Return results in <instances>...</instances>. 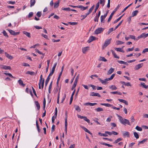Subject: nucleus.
Returning a JSON list of instances; mask_svg holds the SVG:
<instances>
[{
  "instance_id": "393cba45",
  "label": "nucleus",
  "mask_w": 148,
  "mask_h": 148,
  "mask_svg": "<svg viewBox=\"0 0 148 148\" xmlns=\"http://www.w3.org/2000/svg\"><path fill=\"white\" fill-rule=\"evenodd\" d=\"M82 128L85 131L88 133L89 134L92 135V134L86 128H85L84 127H82Z\"/></svg>"
},
{
  "instance_id": "9b49d317",
  "label": "nucleus",
  "mask_w": 148,
  "mask_h": 148,
  "mask_svg": "<svg viewBox=\"0 0 148 148\" xmlns=\"http://www.w3.org/2000/svg\"><path fill=\"white\" fill-rule=\"evenodd\" d=\"M143 66V63L139 64L135 66L134 69L136 70H137L141 68Z\"/></svg>"
},
{
  "instance_id": "ea45409f",
  "label": "nucleus",
  "mask_w": 148,
  "mask_h": 148,
  "mask_svg": "<svg viewBox=\"0 0 148 148\" xmlns=\"http://www.w3.org/2000/svg\"><path fill=\"white\" fill-rule=\"evenodd\" d=\"M99 2V3H100L102 5V6H103L105 4V0H100V2Z\"/></svg>"
},
{
  "instance_id": "2eb2a0df",
  "label": "nucleus",
  "mask_w": 148,
  "mask_h": 148,
  "mask_svg": "<svg viewBox=\"0 0 148 148\" xmlns=\"http://www.w3.org/2000/svg\"><path fill=\"white\" fill-rule=\"evenodd\" d=\"M5 56L8 59L10 60H12L13 58V57L9 55L7 53H5Z\"/></svg>"
},
{
  "instance_id": "c03bdc74",
  "label": "nucleus",
  "mask_w": 148,
  "mask_h": 148,
  "mask_svg": "<svg viewBox=\"0 0 148 148\" xmlns=\"http://www.w3.org/2000/svg\"><path fill=\"white\" fill-rule=\"evenodd\" d=\"M123 15H122L119 18H117L116 20H115L114 22V23L115 24L117 22H118L119 21L121 18L123 16Z\"/></svg>"
},
{
  "instance_id": "39448f33",
  "label": "nucleus",
  "mask_w": 148,
  "mask_h": 148,
  "mask_svg": "<svg viewBox=\"0 0 148 148\" xmlns=\"http://www.w3.org/2000/svg\"><path fill=\"white\" fill-rule=\"evenodd\" d=\"M115 76V74H113L110 76V78H106L104 80V84H107L108 81L112 79Z\"/></svg>"
},
{
  "instance_id": "2f4dec72",
  "label": "nucleus",
  "mask_w": 148,
  "mask_h": 148,
  "mask_svg": "<svg viewBox=\"0 0 148 148\" xmlns=\"http://www.w3.org/2000/svg\"><path fill=\"white\" fill-rule=\"evenodd\" d=\"M89 47H84L82 48V52L84 53H85L88 50V48Z\"/></svg>"
},
{
  "instance_id": "412c9836",
  "label": "nucleus",
  "mask_w": 148,
  "mask_h": 148,
  "mask_svg": "<svg viewBox=\"0 0 148 148\" xmlns=\"http://www.w3.org/2000/svg\"><path fill=\"white\" fill-rule=\"evenodd\" d=\"M145 35V33H143L142 34H141V35L139 36L138 37V39H139L140 38H146V36H145L146 35Z\"/></svg>"
},
{
  "instance_id": "bf43d9fd",
  "label": "nucleus",
  "mask_w": 148,
  "mask_h": 148,
  "mask_svg": "<svg viewBox=\"0 0 148 148\" xmlns=\"http://www.w3.org/2000/svg\"><path fill=\"white\" fill-rule=\"evenodd\" d=\"M2 33H3V35L5 36H6L7 37H8V36L7 35V34L6 33V32H5V31L3 30Z\"/></svg>"
},
{
  "instance_id": "ddd939ff",
  "label": "nucleus",
  "mask_w": 148,
  "mask_h": 148,
  "mask_svg": "<svg viewBox=\"0 0 148 148\" xmlns=\"http://www.w3.org/2000/svg\"><path fill=\"white\" fill-rule=\"evenodd\" d=\"M114 68H111L108 71L107 73V75H109L113 73L114 71Z\"/></svg>"
},
{
  "instance_id": "a19ab883",
  "label": "nucleus",
  "mask_w": 148,
  "mask_h": 148,
  "mask_svg": "<svg viewBox=\"0 0 148 148\" xmlns=\"http://www.w3.org/2000/svg\"><path fill=\"white\" fill-rule=\"evenodd\" d=\"M98 134L99 135L101 136H105V137H106V136H108V135L106 134V133L102 134V133H101L99 132L98 133Z\"/></svg>"
},
{
  "instance_id": "69168bd1",
  "label": "nucleus",
  "mask_w": 148,
  "mask_h": 148,
  "mask_svg": "<svg viewBox=\"0 0 148 148\" xmlns=\"http://www.w3.org/2000/svg\"><path fill=\"white\" fill-rule=\"evenodd\" d=\"M22 65L23 66H29V67L30 66V65H29L27 64V63H23L22 64Z\"/></svg>"
},
{
  "instance_id": "de8ad7c7",
  "label": "nucleus",
  "mask_w": 148,
  "mask_h": 148,
  "mask_svg": "<svg viewBox=\"0 0 148 148\" xmlns=\"http://www.w3.org/2000/svg\"><path fill=\"white\" fill-rule=\"evenodd\" d=\"M83 119H84V121H86L88 123H90V120L89 119H88L86 117L84 116Z\"/></svg>"
},
{
  "instance_id": "864d4df0",
  "label": "nucleus",
  "mask_w": 148,
  "mask_h": 148,
  "mask_svg": "<svg viewBox=\"0 0 148 148\" xmlns=\"http://www.w3.org/2000/svg\"><path fill=\"white\" fill-rule=\"evenodd\" d=\"M118 63L120 64H126V62H125L124 61H121V60H118Z\"/></svg>"
},
{
  "instance_id": "680f3d73",
  "label": "nucleus",
  "mask_w": 148,
  "mask_h": 148,
  "mask_svg": "<svg viewBox=\"0 0 148 148\" xmlns=\"http://www.w3.org/2000/svg\"><path fill=\"white\" fill-rule=\"evenodd\" d=\"M116 43L117 45H119L123 44L124 43V42L121 41L120 40H118L116 41Z\"/></svg>"
},
{
  "instance_id": "6ab92c4d",
  "label": "nucleus",
  "mask_w": 148,
  "mask_h": 148,
  "mask_svg": "<svg viewBox=\"0 0 148 148\" xmlns=\"http://www.w3.org/2000/svg\"><path fill=\"white\" fill-rule=\"evenodd\" d=\"M59 1H57L56 2L54 3V7L55 8H57L59 5Z\"/></svg>"
},
{
  "instance_id": "f704fd0d",
  "label": "nucleus",
  "mask_w": 148,
  "mask_h": 148,
  "mask_svg": "<svg viewBox=\"0 0 148 148\" xmlns=\"http://www.w3.org/2000/svg\"><path fill=\"white\" fill-rule=\"evenodd\" d=\"M147 140V138H145L141 141H140L138 143V145H139L140 144H143L144 143H145Z\"/></svg>"
},
{
  "instance_id": "e2e57ef3",
  "label": "nucleus",
  "mask_w": 148,
  "mask_h": 148,
  "mask_svg": "<svg viewBox=\"0 0 148 148\" xmlns=\"http://www.w3.org/2000/svg\"><path fill=\"white\" fill-rule=\"evenodd\" d=\"M33 12H30L29 14L28 15V17L29 18H30L33 16Z\"/></svg>"
},
{
  "instance_id": "052dcab7",
  "label": "nucleus",
  "mask_w": 148,
  "mask_h": 148,
  "mask_svg": "<svg viewBox=\"0 0 148 148\" xmlns=\"http://www.w3.org/2000/svg\"><path fill=\"white\" fill-rule=\"evenodd\" d=\"M77 83L74 82V84L73 85L72 88H71V90H73L75 88V87H76Z\"/></svg>"
},
{
  "instance_id": "8fccbe9b",
  "label": "nucleus",
  "mask_w": 148,
  "mask_h": 148,
  "mask_svg": "<svg viewBox=\"0 0 148 148\" xmlns=\"http://www.w3.org/2000/svg\"><path fill=\"white\" fill-rule=\"evenodd\" d=\"M78 8H80L82 11H83L85 10L84 7L82 5H78Z\"/></svg>"
},
{
  "instance_id": "58836bf2",
  "label": "nucleus",
  "mask_w": 148,
  "mask_h": 148,
  "mask_svg": "<svg viewBox=\"0 0 148 148\" xmlns=\"http://www.w3.org/2000/svg\"><path fill=\"white\" fill-rule=\"evenodd\" d=\"M26 74H29L32 75H34L35 73L34 72H32L30 71H27L26 73Z\"/></svg>"
},
{
  "instance_id": "09e8293b",
  "label": "nucleus",
  "mask_w": 148,
  "mask_h": 148,
  "mask_svg": "<svg viewBox=\"0 0 148 148\" xmlns=\"http://www.w3.org/2000/svg\"><path fill=\"white\" fill-rule=\"evenodd\" d=\"M122 140V139L121 138H119L117 139L114 142V143H117L119 142L121 140Z\"/></svg>"
},
{
  "instance_id": "0e129e2a",
  "label": "nucleus",
  "mask_w": 148,
  "mask_h": 148,
  "mask_svg": "<svg viewBox=\"0 0 148 148\" xmlns=\"http://www.w3.org/2000/svg\"><path fill=\"white\" fill-rule=\"evenodd\" d=\"M148 52V48H145L143 49L142 51V53H144L146 52Z\"/></svg>"
},
{
  "instance_id": "4c0bfd02",
  "label": "nucleus",
  "mask_w": 148,
  "mask_h": 148,
  "mask_svg": "<svg viewBox=\"0 0 148 148\" xmlns=\"http://www.w3.org/2000/svg\"><path fill=\"white\" fill-rule=\"evenodd\" d=\"M35 0H31L30 1V7H31L34 5L35 3Z\"/></svg>"
},
{
  "instance_id": "5701e85b",
  "label": "nucleus",
  "mask_w": 148,
  "mask_h": 148,
  "mask_svg": "<svg viewBox=\"0 0 148 148\" xmlns=\"http://www.w3.org/2000/svg\"><path fill=\"white\" fill-rule=\"evenodd\" d=\"M23 33L28 37H31L30 34L29 33L25 31H23Z\"/></svg>"
},
{
  "instance_id": "dca6fc26",
  "label": "nucleus",
  "mask_w": 148,
  "mask_h": 148,
  "mask_svg": "<svg viewBox=\"0 0 148 148\" xmlns=\"http://www.w3.org/2000/svg\"><path fill=\"white\" fill-rule=\"evenodd\" d=\"M97 104V103H85L84 104V105L86 106H88L89 105L91 106H95V105H96Z\"/></svg>"
},
{
  "instance_id": "13d9d810",
  "label": "nucleus",
  "mask_w": 148,
  "mask_h": 148,
  "mask_svg": "<svg viewBox=\"0 0 148 148\" xmlns=\"http://www.w3.org/2000/svg\"><path fill=\"white\" fill-rule=\"evenodd\" d=\"M123 22V21H121L120 23H119V24L115 27V29L114 30H115L118 27L120 26V25Z\"/></svg>"
},
{
  "instance_id": "bb28decb",
  "label": "nucleus",
  "mask_w": 148,
  "mask_h": 148,
  "mask_svg": "<svg viewBox=\"0 0 148 148\" xmlns=\"http://www.w3.org/2000/svg\"><path fill=\"white\" fill-rule=\"evenodd\" d=\"M138 13V10H135L133 11L132 14V17H134Z\"/></svg>"
},
{
  "instance_id": "f03ea898",
  "label": "nucleus",
  "mask_w": 148,
  "mask_h": 148,
  "mask_svg": "<svg viewBox=\"0 0 148 148\" xmlns=\"http://www.w3.org/2000/svg\"><path fill=\"white\" fill-rule=\"evenodd\" d=\"M120 7V6L119 5H118L117 6L116 8L113 11V12L111 13L110 14L109 17V18L108 21L107 22L109 23L111 21L112 19L113 16L115 13V12L117 10V9H118Z\"/></svg>"
},
{
  "instance_id": "6e6d98bb",
  "label": "nucleus",
  "mask_w": 148,
  "mask_h": 148,
  "mask_svg": "<svg viewBox=\"0 0 148 148\" xmlns=\"http://www.w3.org/2000/svg\"><path fill=\"white\" fill-rule=\"evenodd\" d=\"M94 5H93L92 6V7L90 8L88 10V11H89V12H90L91 13L92 12V10L94 9Z\"/></svg>"
},
{
  "instance_id": "aec40b11",
  "label": "nucleus",
  "mask_w": 148,
  "mask_h": 148,
  "mask_svg": "<svg viewBox=\"0 0 148 148\" xmlns=\"http://www.w3.org/2000/svg\"><path fill=\"white\" fill-rule=\"evenodd\" d=\"M99 7V2H98L96 5L95 9V10L94 12H93V14L95 13L96 12L97 10Z\"/></svg>"
},
{
  "instance_id": "a18cd8bd",
  "label": "nucleus",
  "mask_w": 148,
  "mask_h": 148,
  "mask_svg": "<svg viewBox=\"0 0 148 148\" xmlns=\"http://www.w3.org/2000/svg\"><path fill=\"white\" fill-rule=\"evenodd\" d=\"M79 75L78 74L77 75V77L75 78L74 82L76 83H77V82L78 80V79H79Z\"/></svg>"
},
{
  "instance_id": "b1692460",
  "label": "nucleus",
  "mask_w": 148,
  "mask_h": 148,
  "mask_svg": "<svg viewBox=\"0 0 148 148\" xmlns=\"http://www.w3.org/2000/svg\"><path fill=\"white\" fill-rule=\"evenodd\" d=\"M100 104L101 105L104 106L108 107H110L112 106V105H111L109 103H100Z\"/></svg>"
},
{
  "instance_id": "4d7b16f0",
  "label": "nucleus",
  "mask_w": 148,
  "mask_h": 148,
  "mask_svg": "<svg viewBox=\"0 0 148 148\" xmlns=\"http://www.w3.org/2000/svg\"><path fill=\"white\" fill-rule=\"evenodd\" d=\"M35 51L36 52H37L38 53L43 55V56H44V54H43L42 52L40 51H39L37 49H35Z\"/></svg>"
},
{
  "instance_id": "a878e982",
  "label": "nucleus",
  "mask_w": 148,
  "mask_h": 148,
  "mask_svg": "<svg viewBox=\"0 0 148 148\" xmlns=\"http://www.w3.org/2000/svg\"><path fill=\"white\" fill-rule=\"evenodd\" d=\"M36 125L38 131V132L39 133L40 131V130L39 128V126L38 123V121L37 120H36Z\"/></svg>"
},
{
  "instance_id": "473e14b6",
  "label": "nucleus",
  "mask_w": 148,
  "mask_h": 148,
  "mask_svg": "<svg viewBox=\"0 0 148 148\" xmlns=\"http://www.w3.org/2000/svg\"><path fill=\"white\" fill-rule=\"evenodd\" d=\"M104 16L102 15L101 16V22L102 23H104L105 22L104 19L106 18V17H103Z\"/></svg>"
},
{
  "instance_id": "603ef678",
  "label": "nucleus",
  "mask_w": 148,
  "mask_h": 148,
  "mask_svg": "<svg viewBox=\"0 0 148 148\" xmlns=\"http://www.w3.org/2000/svg\"><path fill=\"white\" fill-rule=\"evenodd\" d=\"M135 128L136 130L139 131H141L142 130V129L138 126H136Z\"/></svg>"
},
{
  "instance_id": "cd10ccee",
  "label": "nucleus",
  "mask_w": 148,
  "mask_h": 148,
  "mask_svg": "<svg viewBox=\"0 0 148 148\" xmlns=\"http://www.w3.org/2000/svg\"><path fill=\"white\" fill-rule=\"evenodd\" d=\"M2 68L5 70H7L9 69L10 70L11 69V68L10 66H7L5 65L3 66V67Z\"/></svg>"
},
{
  "instance_id": "4468645a",
  "label": "nucleus",
  "mask_w": 148,
  "mask_h": 148,
  "mask_svg": "<svg viewBox=\"0 0 148 148\" xmlns=\"http://www.w3.org/2000/svg\"><path fill=\"white\" fill-rule=\"evenodd\" d=\"M35 103L36 107H37V110H39L40 108V106L39 103L37 101H35Z\"/></svg>"
},
{
  "instance_id": "0eeeda50",
  "label": "nucleus",
  "mask_w": 148,
  "mask_h": 148,
  "mask_svg": "<svg viewBox=\"0 0 148 148\" xmlns=\"http://www.w3.org/2000/svg\"><path fill=\"white\" fill-rule=\"evenodd\" d=\"M67 112H66L65 113V115H66V117L65 119V131L66 132V133H67Z\"/></svg>"
},
{
  "instance_id": "f257e3e1",
  "label": "nucleus",
  "mask_w": 148,
  "mask_h": 148,
  "mask_svg": "<svg viewBox=\"0 0 148 148\" xmlns=\"http://www.w3.org/2000/svg\"><path fill=\"white\" fill-rule=\"evenodd\" d=\"M118 116L119 117L120 121L121 123L124 125H125V124H127L129 125H131L128 120L125 119H123L121 116L119 115H118Z\"/></svg>"
},
{
  "instance_id": "c9c22d12",
  "label": "nucleus",
  "mask_w": 148,
  "mask_h": 148,
  "mask_svg": "<svg viewBox=\"0 0 148 148\" xmlns=\"http://www.w3.org/2000/svg\"><path fill=\"white\" fill-rule=\"evenodd\" d=\"M46 106V100L45 98H44L43 101V109L44 110H45Z\"/></svg>"
},
{
  "instance_id": "6e6552de",
  "label": "nucleus",
  "mask_w": 148,
  "mask_h": 148,
  "mask_svg": "<svg viewBox=\"0 0 148 148\" xmlns=\"http://www.w3.org/2000/svg\"><path fill=\"white\" fill-rule=\"evenodd\" d=\"M8 30L9 31L11 34L14 36L18 35L20 33L19 32H15L14 31L11 29H9Z\"/></svg>"
},
{
  "instance_id": "3c124183",
  "label": "nucleus",
  "mask_w": 148,
  "mask_h": 148,
  "mask_svg": "<svg viewBox=\"0 0 148 148\" xmlns=\"http://www.w3.org/2000/svg\"><path fill=\"white\" fill-rule=\"evenodd\" d=\"M4 74H5L6 75H8L9 77H11L12 78H15V77H14L11 73H4Z\"/></svg>"
},
{
  "instance_id": "1a4fd4ad",
  "label": "nucleus",
  "mask_w": 148,
  "mask_h": 148,
  "mask_svg": "<svg viewBox=\"0 0 148 148\" xmlns=\"http://www.w3.org/2000/svg\"><path fill=\"white\" fill-rule=\"evenodd\" d=\"M90 95L92 96H97L99 97H100V95L97 92L95 93L94 92H90Z\"/></svg>"
},
{
  "instance_id": "37998d69",
  "label": "nucleus",
  "mask_w": 148,
  "mask_h": 148,
  "mask_svg": "<svg viewBox=\"0 0 148 148\" xmlns=\"http://www.w3.org/2000/svg\"><path fill=\"white\" fill-rule=\"evenodd\" d=\"M62 9L65 11H69L71 10V9L69 8H62Z\"/></svg>"
},
{
  "instance_id": "9d476101",
  "label": "nucleus",
  "mask_w": 148,
  "mask_h": 148,
  "mask_svg": "<svg viewBox=\"0 0 148 148\" xmlns=\"http://www.w3.org/2000/svg\"><path fill=\"white\" fill-rule=\"evenodd\" d=\"M96 39V38L95 37L93 36H91L89 39L87 41V42L88 43H90L93 40H95Z\"/></svg>"
},
{
  "instance_id": "72a5a7b5",
  "label": "nucleus",
  "mask_w": 148,
  "mask_h": 148,
  "mask_svg": "<svg viewBox=\"0 0 148 148\" xmlns=\"http://www.w3.org/2000/svg\"><path fill=\"white\" fill-rule=\"evenodd\" d=\"M113 31V28H111L109 29L108 32L106 33V34L108 35L111 32H112Z\"/></svg>"
},
{
  "instance_id": "5fc2aeb1",
  "label": "nucleus",
  "mask_w": 148,
  "mask_h": 148,
  "mask_svg": "<svg viewBox=\"0 0 148 148\" xmlns=\"http://www.w3.org/2000/svg\"><path fill=\"white\" fill-rule=\"evenodd\" d=\"M41 15L42 14L40 12H38L36 14V15L38 18L40 17Z\"/></svg>"
},
{
  "instance_id": "c85d7f7f",
  "label": "nucleus",
  "mask_w": 148,
  "mask_h": 148,
  "mask_svg": "<svg viewBox=\"0 0 148 148\" xmlns=\"http://www.w3.org/2000/svg\"><path fill=\"white\" fill-rule=\"evenodd\" d=\"M74 107L75 109L78 112H79L81 111V109L80 108L79 106L77 105H76L74 106Z\"/></svg>"
},
{
  "instance_id": "a211bd4d",
  "label": "nucleus",
  "mask_w": 148,
  "mask_h": 148,
  "mask_svg": "<svg viewBox=\"0 0 148 148\" xmlns=\"http://www.w3.org/2000/svg\"><path fill=\"white\" fill-rule=\"evenodd\" d=\"M118 100L120 102L124 103L126 105H127L128 104V102L125 100L120 99H119Z\"/></svg>"
},
{
  "instance_id": "7ed1b4c3",
  "label": "nucleus",
  "mask_w": 148,
  "mask_h": 148,
  "mask_svg": "<svg viewBox=\"0 0 148 148\" xmlns=\"http://www.w3.org/2000/svg\"><path fill=\"white\" fill-rule=\"evenodd\" d=\"M111 40V38L107 39L105 41L104 44L103 46V48H105L108 46L110 43Z\"/></svg>"
},
{
  "instance_id": "4be33fe9",
  "label": "nucleus",
  "mask_w": 148,
  "mask_h": 148,
  "mask_svg": "<svg viewBox=\"0 0 148 148\" xmlns=\"http://www.w3.org/2000/svg\"><path fill=\"white\" fill-rule=\"evenodd\" d=\"M99 60L104 62H106L107 61V60L104 57H100L99 58Z\"/></svg>"
},
{
  "instance_id": "774afa93",
  "label": "nucleus",
  "mask_w": 148,
  "mask_h": 148,
  "mask_svg": "<svg viewBox=\"0 0 148 148\" xmlns=\"http://www.w3.org/2000/svg\"><path fill=\"white\" fill-rule=\"evenodd\" d=\"M99 17L97 16H96L95 18L94 19V21L95 22H98L99 20Z\"/></svg>"
},
{
  "instance_id": "423d86ee",
  "label": "nucleus",
  "mask_w": 148,
  "mask_h": 148,
  "mask_svg": "<svg viewBox=\"0 0 148 148\" xmlns=\"http://www.w3.org/2000/svg\"><path fill=\"white\" fill-rule=\"evenodd\" d=\"M57 64V63L56 62L55 63L53 66L52 67L51 71H50L49 74V76H52L55 71V70Z\"/></svg>"
},
{
  "instance_id": "e433bc0d",
  "label": "nucleus",
  "mask_w": 148,
  "mask_h": 148,
  "mask_svg": "<svg viewBox=\"0 0 148 148\" xmlns=\"http://www.w3.org/2000/svg\"><path fill=\"white\" fill-rule=\"evenodd\" d=\"M95 111L97 112H99L101 111H103V109L102 108L99 107L95 109Z\"/></svg>"
},
{
  "instance_id": "49530a36",
  "label": "nucleus",
  "mask_w": 148,
  "mask_h": 148,
  "mask_svg": "<svg viewBox=\"0 0 148 148\" xmlns=\"http://www.w3.org/2000/svg\"><path fill=\"white\" fill-rule=\"evenodd\" d=\"M134 135L135 137L136 138L138 139L139 138V136L138 133L135 132L134 133Z\"/></svg>"
},
{
  "instance_id": "f8f14e48",
  "label": "nucleus",
  "mask_w": 148,
  "mask_h": 148,
  "mask_svg": "<svg viewBox=\"0 0 148 148\" xmlns=\"http://www.w3.org/2000/svg\"><path fill=\"white\" fill-rule=\"evenodd\" d=\"M18 82L20 85L21 86L23 87H24L25 86V84L23 83V81L21 79H19L18 81Z\"/></svg>"
},
{
  "instance_id": "79ce46f5",
  "label": "nucleus",
  "mask_w": 148,
  "mask_h": 148,
  "mask_svg": "<svg viewBox=\"0 0 148 148\" xmlns=\"http://www.w3.org/2000/svg\"><path fill=\"white\" fill-rule=\"evenodd\" d=\"M123 136H127L128 137H129V133L128 132H125L123 134Z\"/></svg>"
},
{
  "instance_id": "338daca9",
  "label": "nucleus",
  "mask_w": 148,
  "mask_h": 148,
  "mask_svg": "<svg viewBox=\"0 0 148 148\" xmlns=\"http://www.w3.org/2000/svg\"><path fill=\"white\" fill-rule=\"evenodd\" d=\"M69 23L71 25H77V23L76 22H69Z\"/></svg>"
},
{
  "instance_id": "c756f323",
  "label": "nucleus",
  "mask_w": 148,
  "mask_h": 148,
  "mask_svg": "<svg viewBox=\"0 0 148 148\" xmlns=\"http://www.w3.org/2000/svg\"><path fill=\"white\" fill-rule=\"evenodd\" d=\"M110 88L112 90H116L117 89L116 87L114 85H111L109 86Z\"/></svg>"
},
{
  "instance_id": "f3484780",
  "label": "nucleus",
  "mask_w": 148,
  "mask_h": 148,
  "mask_svg": "<svg viewBox=\"0 0 148 148\" xmlns=\"http://www.w3.org/2000/svg\"><path fill=\"white\" fill-rule=\"evenodd\" d=\"M110 51L112 52V54L114 58L118 59L119 58V57L116 55L114 51L113 50H111Z\"/></svg>"
},
{
  "instance_id": "20e7f679",
  "label": "nucleus",
  "mask_w": 148,
  "mask_h": 148,
  "mask_svg": "<svg viewBox=\"0 0 148 148\" xmlns=\"http://www.w3.org/2000/svg\"><path fill=\"white\" fill-rule=\"evenodd\" d=\"M104 30V29L101 27L99 28L95 31L94 33L96 34H98L102 32Z\"/></svg>"
},
{
  "instance_id": "7c9ffc66",
  "label": "nucleus",
  "mask_w": 148,
  "mask_h": 148,
  "mask_svg": "<svg viewBox=\"0 0 148 148\" xmlns=\"http://www.w3.org/2000/svg\"><path fill=\"white\" fill-rule=\"evenodd\" d=\"M100 143L102 144V145H106V146H108V147H112V145H110L109 144H108V143H103V142H100Z\"/></svg>"
}]
</instances>
